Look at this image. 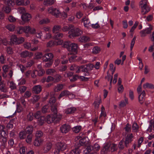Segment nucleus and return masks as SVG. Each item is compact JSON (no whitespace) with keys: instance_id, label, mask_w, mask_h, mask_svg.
<instances>
[{"instance_id":"9b49d317","label":"nucleus","mask_w":154,"mask_h":154,"mask_svg":"<svg viewBox=\"0 0 154 154\" xmlns=\"http://www.w3.org/2000/svg\"><path fill=\"white\" fill-rule=\"evenodd\" d=\"M5 4H7V5L4 6L3 7L2 10L5 13L8 14L11 12V7L14 4H14L12 5H8L6 3H5Z\"/></svg>"},{"instance_id":"72a5a7b5","label":"nucleus","mask_w":154,"mask_h":154,"mask_svg":"<svg viewBox=\"0 0 154 154\" xmlns=\"http://www.w3.org/2000/svg\"><path fill=\"white\" fill-rule=\"evenodd\" d=\"M109 151V145H106L103 149L101 152L103 153H107Z\"/></svg>"},{"instance_id":"e433bc0d","label":"nucleus","mask_w":154,"mask_h":154,"mask_svg":"<svg viewBox=\"0 0 154 154\" xmlns=\"http://www.w3.org/2000/svg\"><path fill=\"white\" fill-rule=\"evenodd\" d=\"M139 128V127L137 123L134 122L132 126V131L134 132H136L137 131Z\"/></svg>"},{"instance_id":"ea45409f","label":"nucleus","mask_w":154,"mask_h":154,"mask_svg":"<svg viewBox=\"0 0 154 154\" xmlns=\"http://www.w3.org/2000/svg\"><path fill=\"white\" fill-rule=\"evenodd\" d=\"M26 132L24 131L20 132L19 134L20 138L21 139H24L26 137Z\"/></svg>"},{"instance_id":"a19ab883","label":"nucleus","mask_w":154,"mask_h":154,"mask_svg":"<svg viewBox=\"0 0 154 154\" xmlns=\"http://www.w3.org/2000/svg\"><path fill=\"white\" fill-rule=\"evenodd\" d=\"M69 54H75L77 53V49H68Z\"/></svg>"},{"instance_id":"c9c22d12","label":"nucleus","mask_w":154,"mask_h":154,"mask_svg":"<svg viewBox=\"0 0 154 154\" xmlns=\"http://www.w3.org/2000/svg\"><path fill=\"white\" fill-rule=\"evenodd\" d=\"M20 147V152L21 154H24L26 152V148L21 144L19 145Z\"/></svg>"},{"instance_id":"4468645a","label":"nucleus","mask_w":154,"mask_h":154,"mask_svg":"<svg viewBox=\"0 0 154 154\" xmlns=\"http://www.w3.org/2000/svg\"><path fill=\"white\" fill-rule=\"evenodd\" d=\"M42 90V87L40 85L34 86L32 88V91L33 92L36 94L39 93Z\"/></svg>"},{"instance_id":"338daca9","label":"nucleus","mask_w":154,"mask_h":154,"mask_svg":"<svg viewBox=\"0 0 154 154\" xmlns=\"http://www.w3.org/2000/svg\"><path fill=\"white\" fill-rule=\"evenodd\" d=\"M33 113L30 112L27 116V119L29 121H32L33 119Z\"/></svg>"},{"instance_id":"603ef678","label":"nucleus","mask_w":154,"mask_h":154,"mask_svg":"<svg viewBox=\"0 0 154 154\" xmlns=\"http://www.w3.org/2000/svg\"><path fill=\"white\" fill-rule=\"evenodd\" d=\"M54 0H45L44 2V3L45 5H51L54 3Z\"/></svg>"},{"instance_id":"1a4fd4ad","label":"nucleus","mask_w":154,"mask_h":154,"mask_svg":"<svg viewBox=\"0 0 154 154\" xmlns=\"http://www.w3.org/2000/svg\"><path fill=\"white\" fill-rule=\"evenodd\" d=\"M57 146L59 152L60 151H64L66 149L67 146L65 143L61 142H58L57 143Z\"/></svg>"},{"instance_id":"37998d69","label":"nucleus","mask_w":154,"mask_h":154,"mask_svg":"<svg viewBox=\"0 0 154 154\" xmlns=\"http://www.w3.org/2000/svg\"><path fill=\"white\" fill-rule=\"evenodd\" d=\"M16 31L17 34H21L24 32L23 27L21 26H19L17 28Z\"/></svg>"},{"instance_id":"4c0bfd02","label":"nucleus","mask_w":154,"mask_h":154,"mask_svg":"<svg viewBox=\"0 0 154 154\" xmlns=\"http://www.w3.org/2000/svg\"><path fill=\"white\" fill-rule=\"evenodd\" d=\"M63 36L62 33H58L54 37V38L55 40H59L61 39Z\"/></svg>"},{"instance_id":"c756f323","label":"nucleus","mask_w":154,"mask_h":154,"mask_svg":"<svg viewBox=\"0 0 154 154\" xmlns=\"http://www.w3.org/2000/svg\"><path fill=\"white\" fill-rule=\"evenodd\" d=\"M8 84L11 89L14 90L16 89V85L13 82H8Z\"/></svg>"},{"instance_id":"8fccbe9b","label":"nucleus","mask_w":154,"mask_h":154,"mask_svg":"<svg viewBox=\"0 0 154 154\" xmlns=\"http://www.w3.org/2000/svg\"><path fill=\"white\" fill-rule=\"evenodd\" d=\"M60 27L59 26H54L53 28V33H56L60 31Z\"/></svg>"},{"instance_id":"864d4df0","label":"nucleus","mask_w":154,"mask_h":154,"mask_svg":"<svg viewBox=\"0 0 154 154\" xmlns=\"http://www.w3.org/2000/svg\"><path fill=\"white\" fill-rule=\"evenodd\" d=\"M7 137H0V142L2 143V145H4L7 143Z\"/></svg>"},{"instance_id":"9d476101","label":"nucleus","mask_w":154,"mask_h":154,"mask_svg":"<svg viewBox=\"0 0 154 154\" xmlns=\"http://www.w3.org/2000/svg\"><path fill=\"white\" fill-rule=\"evenodd\" d=\"M31 14L27 12L22 15L21 17L22 20L25 22H28L31 20Z\"/></svg>"},{"instance_id":"7c9ffc66","label":"nucleus","mask_w":154,"mask_h":154,"mask_svg":"<svg viewBox=\"0 0 154 154\" xmlns=\"http://www.w3.org/2000/svg\"><path fill=\"white\" fill-rule=\"evenodd\" d=\"M80 152V149L78 148H75L71 150L69 154H79Z\"/></svg>"},{"instance_id":"f8f14e48","label":"nucleus","mask_w":154,"mask_h":154,"mask_svg":"<svg viewBox=\"0 0 154 154\" xmlns=\"http://www.w3.org/2000/svg\"><path fill=\"white\" fill-rule=\"evenodd\" d=\"M67 95H69V97L70 96H72V97L73 98L75 97V95H74L70 94L69 91L65 90L63 91L61 93L58 97V99H60L63 97L66 96Z\"/></svg>"},{"instance_id":"5701e85b","label":"nucleus","mask_w":154,"mask_h":154,"mask_svg":"<svg viewBox=\"0 0 154 154\" xmlns=\"http://www.w3.org/2000/svg\"><path fill=\"white\" fill-rule=\"evenodd\" d=\"M84 25L85 27L88 28L91 25L90 22L87 18H84L82 19Z\"/></svg>"},{"instance_id":"5fc2aeb1","label":"nucleus","mask_w":154,"mask_h":154,"mask_svg":"<svg viewBox=\"0 0 154 154\" xmlns=\"http://www.w3.org/2000/svg\"><path fill=\"white\" fill-rule=\"evenodd\" d=\"M50 22V20L48 18L43 19L40 21L39 23L41 24L47 23Z\"/></svg>"},{"instance_id":"7ed1b4c3","label":"nucleus","mask_w":154,"mask_h":154,"mask_svg":"<svg viewBox=\"0 0 154 154\" xmlns=\"http://www.w3.org/2000/svg\"><path fill=\"white\" fill-rule=\"evenodd\" d=\"M82 33L81 30L79 28L72 27L69 32V37L70 38H73L80 35Z\"/></svg>"},{"instance_id":"2f4dec72","label":"nucleus","mask_w":154,"mask_h":154,"mask_svg":"<svg viewBox=\"0 0 154 154\" xmlns=\"http://www.w3.org/2000/svg\"><path fill=\"white\" fill-rule=\"evenodd\" d=\"M39 98L40 97L38 95H34L32 96V98L30 100L31 102L32 103H34L37 101Z\"/></svg>"},{"instance_id":"c03bdc74","label":"nucleus","mask_w":154,"mask_h":154,"mask_svg":"<svg viewBox=\"0 0 154 154\" xmlns=\"http://www.w3.org/2000/svg\"><path fill=\"white\" fill-rule=\"evenodd\" d=\"M43 135V132L40 131H37L35 133V136L36 138H39L42 137Z\"/></svg>"},{"instance_id":"774afa93","label":"nucleus","mask_w":154,"mask_h":154,"mask_svg":"<svg viewBox=\"0 0 154 154\" xmlns=\"http://www.w3.org/2000/svg\"><path fill=\"white\" fill-rule=\"evenodd\" d=\"M151 40L152 42H153V45L151 46L149 48H154V31L152 32V36L151 37Z\"/></svg>"},{"instance_id":"bf43d9fd","label":"nucleus","mask_w":154,"mask_h":154,"mask_svg":"<svg viewBox=\"0 0 154 154\" xmlns=\"http://www.w3.org/2000/svg\"><path fill=\"white\" fill-rule=\"evenodd\" d=\"M100 147V146L97 143H95L93 146V149L95 151H98Z\"/></svg>"},{"instance_id":"f3484780","label":"nucleus","mask_w":154,"mask_h":154,"mask_svg":"<svg viewBox=\"0 0 154 154\" xmlns=\"http://www.w3.org/2000/svg\"><path fill=\"white\" fill-rule=\"evenodd\" d=\"M44 140L42 139L36 138L34 142V145L36 146H39L42 145Z\"/></svg>"},{"instance_id":"13d9d810","label":"nucleus","mask_w":154,"mask_h":154,"mask_svg":"<svg viewBox=\"0 0 154 154\" xmlns=\"http://www.w3.org/2000/svg\"><path fill=\"white\" fill-rule=\"evenodd\" d=\"M23 27V32L25 33H29V31L30 29V26H24Z\"/></svg>"},{"instance_id":"680f3d73","label":"nucleus","mask_w":154,"mask_h":154,"mask_svg":"<svg viewBox=\"0 0 154 154\" xmlns=\"http://www.w3.org/2000/svg\"><path fill=\"white\" fill-rule=\"evenodd\" d=\"M32 135L30 134L28 135L27 137V138L26 139V141L27 143H30L32 141Z\"/></svg>"},{"instance_id":"e2e57ef3","label":"nucleus","mask_w":154,"mask_h":154,"mask_svg":"<svg viewBox=\"0 0 154 154\" xmlns=\"http://www.w3.org/2000/svg\"><path fill=\"white\" fill-rule=\"evenodd\" d=\"M1 137H7V134L4 130V128L0 131Z\"/></svg>"},{"instance_id":"393cba45","label":"nucleus","mask_w":154,"mask_h":154,"mask_svg":"<svg viewBox=\"0 0 154 154\" xmlns=\"http://www.w3.org/2000/svg\"><path fill=\"white\" fill-rule=\"evenodd\" d=\"M21 57H26L28 56L31 57L32 56V53L29 52L27 51H25L22 52L20 54Z\"/></svg>"},{"instance_id":"09e8293b","label":"nucleus","mask_w":154,"mask_h":154,"mask_svg":"<svg viewBox=\"0 0 154 154\" xmlns=\"http://www.w3.org/2000/svg\"><path fill=\"white\" fill-rule=\"evenodd\" d=\"M101 112L100 115V117L101 116L105 117L106 116V114L105 112V109L103 106H102L101 108Z\"/></svg>"},{"instance_id":"aec40b11","label":"nucleus","mask_w":154,"mask_h":154,"mask_svg":"<svg viewBox=\"0 0 154 154\" xmlns=\"http://www.w3.org/2000/svg\"><path fill=\"white\" fill-rule=\"evenodd\" d=\"M78 40L81 42H85L90 40V38L86 36H83L78 38Z\"/></svg>"},{"instance_id":"69168bd1","label":"nucleus","mask_w":154,"mask_h":154,"mask_svg":"<svg viewBox=\"0 0 154 154\" xmlns=\"http://www.w3.org/2000/svg\"><path fill=\"white\" fill-rule=\"evenodd\" d=\"M125 131L127 132H129L131 130V126L129 124L127 123L124 128Z\"/></svg>"},{"instance_id":"58836bf2","label":"nucleus","mask_w":154,"mask_h":154,"mask_svg":"<svg viewBox=\"0 0 154 154\" xmlns=\"http://www.w3.org/2000/svg\"><path fill=\"white\" fill-rule=\"evenodd\" d=\"M45 119L44 116H41L38 119V124L41 125L43 124L45 122Z\"/></svg>"},{"instance_id":"a878e982","label":"nucleus","mask_w":154,"mask_h":154,"mask_svg":"<svg viewBox=\"0 0 154 154\" xmlns=\"http://www.w3.org/2000/svg\"><path fill=\"white\" fill-rule=\"evenodd\" d=\"M75 107H70L65 110V112L66 114H71L74 112L76 111Z\"/></svg>"},{"instance_id":"f704fd0d","label":"nucleus","mask_w":154,"mask_h":154,"mask_svg":"<svg viewBox=\"0 0 154 154\" xmlns=\"http://www.w3.org/2000/svg\"><path fill=\"white\" fill-rule=\"evenodd\" d=\"M6 28L9 30L11 31H13L14 30L15 27L14 25L13 24H10L7 26Z\"/></svg>"},{"instance_id":"bb28decb","label":"nucleus","mask_w":154,"mask_h":154,"mask_svg":"<svg viewBox=\"0 0 154 154\" xmlns=\"http://www.w3.org/2000/svg\"><path fill=\"white\" fill-rule=\"evenodd\" d=\"M94 66L92 64L89 63L86 65V67L84 69L85 71H88L92 70L94 68Z\"/></svg>"},{"instance_id":"423d86ee","label":"nucleus","mask_w":154,"mask_h":154,"mask_svg":"<svg viewBox=\"0 0 154 154\" xmlns=\"http://www.w3.org/2000/svg\"><path fill=\"white\" fill-rule=\"evenodd\" d=\"M134 136L131 133L127 135L126 137L125 140L124 142L125 146L128 147L129 143H131L133 140V138Z\"/></svg>"},{"instance_id":"0e129e2a","label":"nucleus","mask_w":154,"mask_h":154,"mask_svg":"<svg viewBox=\"0 0 154 154\" xmlns=\"http://www.w3.org/2000/svg\"><path fill=\"white\" fill-rule=\"evenodd\" d=\"M61 78V75L58 74H57L54 76V79H55L56 82H58L60 81Z\"/></svg>"},{"instance_id":"3c124183","label":"nucleus","mask_w":154,"mask_h":154,"mask_svg":"<svg viewBox=\"0 0 154 154\" xmlns=\"http://www.w3.org/2000/svg\"><path fill=\"white\" fill-rule=\"evenodd\" d=\"M117 149V147L116 144L112 143L111 145L110 150L112 152L116 150Z\"/></svg>"},{"instance_id":"f03ea898","label":"nucleus","mask_w":154,"mask_h":154,"mask_svg":"<svg viewBox=\"0 0 154 154\" xmlns=\"http://www.w3.org/2000/svg\"><path fill=\"white\" fill-rule=\"evenodd\" d=\"M147 0H141L139 3V6L141 10V13L145 14L149 11V8L147 4Z\"/></svg>"},{"instance_id":"de8ad7c7","label":"nucleus","mask_w":154,"mask_h":154,"mask_svg":"<svg viewBox=\"0 0 154 154\" xmlns=\"http://www.w3.org/2000/svg\"><path fill=\"white\" fill-rule=\"evenodd\" d=\"M33 127L31 126H29L27 127L25 131L26 133L27 132L28 134H31L32 131Z\"/></svg>"},{"instance_id":"cd10ccee","label":"nucleus","mask_w":154,"mask_h":154,"mask_svg":"<svg viewBox=\"0 0 154 154\" xmlns=\"http://www.w3.org/2000/svg\"><path fill=\"white\" fill-rule=\"evenodd\" d=\"M143 86L144 88H149L151 89L154 88V85H153L148 82L143 84Z\"/></svg>"},{"instance_id":"f257e3e1","label":"nucleus","mask_w":154,"mask_h":154,"mask_svg":"<svg viewBox=\"0 0 154 154\" xmlns=\"http://www.w3.org/2000/svg\"><path fill=\"white\" fill-rule=\"evenodd\" d=\"M62 117L61 115L59 114L58 116L53 115V114L48 115L45 119V121L48 124L52 123H56L59 121Z\"/></svg>"},{"instance_id":"49530a36","label":"nucleus","mask_w":154,"mask_h":154,"mask_svg":"<svg viewBox=\"0 0 154 154\" xmlns=\"http://www.w3.org/2000/svg\"><path fill=\"white\" fill-rule=\"evenodd\" d=\"M56 70L54 69H48L46 71V73L48 75H52L56 72Z\"/></svg>"},{"instance_id":"c85d7f7f","label":"nucleus","mask_w":154,"mask_h":154,"mask_svg":"<svg viewBox=\"0 0 154 154\" xmlns=\"http://www.w3.org/2000/svg\"><path fill=\"white\" fill-rule=\"evenodd\" d=\"M17 38L15 35H12L11 36L10 42L13 44H17Z\"/></svg>"},{"instance_id":"6e6d98bb","label":"nucleus","mask_w":154,"mask_h":154,"mask_svg":"<svg viewBox=\"0 0 154 154\" xmlns=\"http://www.w3.org/2000/svg\"><path fill=\"white\" fill-rule=\"evenodd\" d=\"M152 29L153 28L152 26L151 25H150L148 28H146L145 29L146 31V34H149L151 33Z\"/></svg>"},{"instance_id":"39448f33","label":"nucleus","mask_w":154,"mask_h":154,"mask_svg":"<svg viewBox=\"0 0 154 154\" xmlns=\"http://www.w3.org/2000/svg\"><path fill=\"white\" fill-rule=\"evenodd\" d=\"M62 46L64 48H77L79 47L77 44L72 43L69 41L64 42Z\"/></svg>"},{"instance_id":"2eb2a0df","label":"nucleus","mask_w":154,"mask_h":154,"mask_svg":"<svg viewBox=\"0 0 154 154\" xmlns=\"http://www.w3.org/2000/svg\"><path fill=\"white\" fill-rule=\"evenodd\" d=\"M88 143V139L87 137H85L80 139L79 141V143L78 144V147H79L81 146L86 145Z\"/></svg>"},{"instance_id":"20e7f679","label":"nucleus","mask_w":154,"mask_h":154,"mask_svg":"<svg viewBox=\"0 0 154 154\" xmlns=\"http://www.w3.org/2000/svg\"><path fill=\"white\" fill-rule=\"evenodd\" d=\"M48 12L56 17H60L61 13L59 10L53 7L49 8L48 10Z\"/></svg>"},{"instance_id":"a18cd8bd","label":"nucleus","mask_w":154,"mask_h":154,"mask_svg":"<svg viewBox=\"0 0 154 154\" xmlns=\"http://www.w3.org/2000/svg\"><path fill=\"white\" fill-rule=\"evenodd\" d=\"M18 12L20 14L23 15L26 13L25 9L23 7H20L18 8Z\"/></svg>"},{"instance_id":"b1692460","label":"nucleus","mask_w":154,"mask_h":154,"mask_svg":"<svg viewBox=\"0 0 154 154\" xmlns=\"http://www.w3.org/2000/svg\"><path fill=\"white\" fill-rule=\"evenodd\" d=\"M8 88L5 87V85L2 82L0 83V90L1 91L6 92L8 91Z\"/></svg>"},{"instance_id":"ddd939ff","label":"nucleus","mask_w":154,"mask_h":154,"mask_svg":"<svg viewBox=\"0 0 154 154\" xmlns=\"http://www.w3.org/2000/svg\"><path fill=\"white\" fill-rule=\"evenodd\" d=\"M143 138L141 137L138 139L137 140V145L136 143V142L134 143L132 146L133 147L134 149H136V147H137L138 148L140 147L141 146L142 143L143 141Z\"/></svg>"},{"instance_id":"4d7b16f0","label":"nucleus","mask_w":154,"mask_h":154,"mask_svg":"<svg viewBox=\"0 0 154 154\" xmlns=\"http://www.w3.org/2000/svg\"><path fill=\"white\" fill-rule=\"evenodd\" d=\"M73 72H66L64 75L65 77H69L70 79V78H71L70 77L73 76Z\"/></svg>"},{"instance_id":"6ab92c4d","label":"nucleus","mask_w":154,"mask_h":154,"mask_svg":"<svg viewBox=\"0 0 154 154\" xmlns=\"http://www.w3.org/2000/svg\"><path fill=\"white\" fill-rule=\"evenodd\" d=\"M153 131H154V121H151L150 122L149 125L147 130V132L148 133Z\"/></svg>"},{"instance_id":"4be33fe9","label":"nucleus","mask_w":154,"mask_h":154,"mask_svg":"<svg viewBox=\"0 0 154 154\" xmlns=\"http://www.w3.org/2000/svg\"><path fill=\"white\" fill-rule=\"evenodd\" d=\"M52 144L51 143H48L44 146L43 150L45 152H47L51 149Z\"/></svg>"},{"instance_id":"0eeeda50","label":"nucleus","mask_w":154,"mask_h":154,"mask_svg":"<svg viewBox=\"0 0 154 154\" xmlns=\"http://www.w3.org/2000/svg\"><path fill=\"white\" fill-rule=\"evenodd\" d=\"M62 42L63 41L62 40L58 41H51L47 43V47L48 48L54 47L56 45L61 44Z\"/></svg>"},{"instance_id":"412c9836","label":"nucleus","mask_w":154,"mask_h":154,"mask_svg":"<svg viewBox=\"0 0 154 154\" xmlns=\"http://www.w3.org/2000/svg\"><path fill=\"white\" fill-rule=\"evenodd\" d=\"M64 85L63 84H58L54 88V91L55 92H58L63 88Z\"/></svg>"},{"instance_id":"473e14b6","label":"nucleus","mask_w":154,"mask_h":154,"mask_svg":"<svg viewBox=\"0 0 154 154\" xmlns=\"http://www.w3.org/2000/svg\"><path fill=\"white\" fill-rule=\"evenodd\" d=\"M138 24L139 22L138 21H137L135 22L133 26H132L131 28L130 29L129 32H134L135 30L137 28V26H138Z\"/></svg>"},{"instance_id":"052dcab7","label":"nucleus","mask_w":154,"mask_h":154,"mask_svg":"<svg viewBox=\"0 0 154 154\" xmlns=\"http://www.w3.org/2000/svg\"><path fill=\"white\" fill-rule=\"evenodd\" d=\"M8 20L10 22H14L16 21V19L12 15L8 17Z\"/></svg>"},{"instance_id":"79ce46f5","label":"nucleus","mask_w":154,"mask_h":154,"mask_svg":"<svg viewBox=\"0 0 154 154\" xmlns=\"http://www.w3.org/2000/svg\"><path fill=\"white\" fill-rule=\"evenodd\" d=\"M82 127L81 126H77L72 128L73 131L75 133L79 132L81 130Z\"/></svg>"},{"instance_id":"a211bd4d","label":"nucleus","mask_w":154,"mask_h":154,"mask_svg":"<svg viewBox=\"0 0 154 154\" xmlns=\"http://www.w3.org/2000/svg\"><path fill=\"white\" fill-rule=\"evenodd\" d=\"M44 57L46 58L44 61L47 62L51 60L53 57V55L51 53H48L45 54Z\"/></svg>"},{"instance_id":"6e6552de","label":"nucleus","mask_w":154,"mask_h":154,"mask_svg":"<svg viewBox=\"0 0 154 154\" xmlns=\"http://www.w3.org/2000/svg\"><path fill=\"white\" fill-rule=\"evenodd\" d=\"M70 129V126L68 124H64L60 127V131L63 134H66L68 132Z\"/></svg>"},{"instance_id":"dca6fc26","label":"nucleus","mask_w":154,"mask_h":154,"mask_svg":"<svg viewBox=\"0 0 154 154\" xmlns=\"http://www.w3.org/2000/svg\"><path fill=\"white\" fill-rule=\"evenodd\" d=\"M139 100L140 103L142 104L145 100V97L146 95L144 91H142V93L139 94Z\"/></svg>"}]
</instances>
